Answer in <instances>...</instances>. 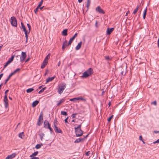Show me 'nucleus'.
<instances>
[{
	"instance_id": "1",
	"label": "nucleus",
	"mask_w": 159,
	"mask_h": 159,
	"mask_svg": "<svg viewBox=\"0 0 159 159\" xmlns=\"http://www.w3.org/2000/svg\"><path fill=\"white\" fill-rule=\"evenodd\" d=\"M81 123L78 125L77 127H75L74 128L75 132L76 137H80L83 134V131L81 129V126L82 124Z\"/></svg>"
},
{
	"instance_id": "2",
	"label": "nucleus",
	"mask_w": 159,
	"mask_h": 159,
	"mask_svg": "<svg viewBox=\"0 0 159 159\" xmlns=\"http://www.w3.org/2000/svg\"><path fill=\"white\" fill-rule=\"evenodd\" d=\"M93 73V69L91 68H90L83 73L82 76L83 78H86L90 76Z\"/></svg>"
},
{
	"instance_id": "3",
	"label": "nucleus",
	"mask_w": 159,
	"mask_h": 159,
	"mask_svg": "<svg viewBox=\"0 0 159 159\" xmlns=\"http://www.w3.org/2000/svg\"><path fill=\"white\" fill-rule=\"evenodd\" d=\"M66 84L64 83L61 85H58V86L57 92L60 94H61L64 90L66 88Z\"/></svg>"
},
{
	"instance_id": "4",
	"label": "nucleus",
	"mask_w": 159,
	"mask_h": 159,
	"mask_svg": "<svg viewBox=\"0 0 159 159\" xmlns=\"http://www.w3.org/2000/svg\"><path fill=\"white\" fill-rule=\"evenodd\" d=\"M11 23L12 25L15 27L17 26V21L15 16H12L10 19Z\"/></svg>"
},
{
	"instance_id": "5",
	"label": "nucleus",
	"mask_w": 159,
	"mask_h": 159,
	"mask_svg": "<svg viewBox=\"0 0 159 159\" xmlns=\"http://www.w3.org/2000/svg\"><path fill=\"white\" fill-rule=\"evenodd\" d=\"M96 11L99 13L104 14H105V12L102 9L100 6L97 7L95 9Z\"/></svg>"
},
{
	"instance_id": "6",
	"label": "nucleus",
	"mask_w": 159,
	"mask_h": 159,
	"mask_svg": "<svg viewBox=\"0 0 159 159\" xmlns=\"http://www.w3.org/2000/svg\"><path fill=\"white\" fill-rule=\"evenodd\" d=\"M26 57V55L25 52H22L21 56L20 57V61L21 63H23L25 60V59Z\"/></svg>"
},
{
	"instance_id": "7",
	"label": "nucleus",
	"mask_w": 159,
	"mask_h": 159,
	"mask_svg": "<svg viewBox=\"0 0 159 159\" xmlns=\"http://www.w3.org/2000/svg\"><path fill=\"white\" fill-rule=\"evenodd\" d=\"M3 102H4V107L5 109H7L8 107L9 103L7 98L5 97L4 98Z\"/></svg>"
},
{
	"instance_id": "8",
	"label": "nucleus",
	"mask_w": 159,
	"mask_h": 159,
	"mask_svg": "<svg viewBox=\"0 0 159 159\" xmlns=\"http://www.w3.org/2000/svg\"><path fill=\"white\" fill-rule=\"evenodd\" d=\"M89 134H88L87 135H86L83 138H78L76 139V140L74 141L75 143H79L80 142H82L84 141V139L87 138V137L89 135Z\"/></svg>"
},
{
	"instance_id": "9",
	"label": "nucleus",
	"mask_w": 159,
	"mask_h": 159,
	"mask_svg": "<svg viewBox=\"0 0 159 159\" xmlns=\"http://www.w3.org/2000/svg\"><path fill=\"white\" fill-rule=\"evenodd\" d=\"M81 100L84 101H86V100L85 99H84L82 97H78L70 99V101L72 102H76L77 100Z\"/></svg>"
},
{
	"instance_id": "10",
	"label": "nucleus",
	"mask_w": 159,
	"mask_h": 159,
	"mask_svg": "<svg viewBox=\"0 0 159 159\" xmlns=\"http://www.w3.org/2000/svg\"><path fill=\"white\" fill-rule=\"evenodd\" d=\"M54 128L56 133L61 134H62V131L61 129L59 128H58V127L57 126H56L55 125H54Z\"/></svg>"
},
{
	"instance_id": "11",
	"label": "nucleus",
	"mask_w": 159,
	"mask_h": 159,
	"mask_svg": "<svg viewBox=\"0 0 159 159\" xmlns=\"http://www.w3.org/2000/svg\"><path fill=\"white\" fill-rule=\"evenodd\" d=\"M77 34L75 33L74 35L70 38L69 41L68 43V45H69L71 44L72 42L73 41L75 38L77 36Z\"/></svg>"
},
{
	"instance_id": "12",
	"label": "nucleus",
	"mask_w": 159,
	"mask_h": 159,
	"mask_svg": "<svg viewBox=\"0 0 159 159\" xmlns=\"http://www.w3.org/2000/svg\"><path fill=\"white\" fill-rule=\"evenodd\" d=\"M50 126V124L49 123V122L47 120H45L43 123V126L44 127L47 129L48 127Z\"/></svg>"
},
{
	"instance_id": "13",
	"label": "nucleus",
	"mask_w": 159,
	"mask_h": 159,
	"mask_svg": "<svg viewBox=\"0 0 159 159\" xmlns=\"http://www.w3.org/2000/svg\"><path fill=\"white\" fill-rule=\"evenodd\" d=\"M16 156L15 153H13L7 156L6 158L7 159H12L13 158L15 157Z\"/></svg>"
},
{
	"instance_id": "14",
	"label": "nucleus",
	"mask_w": 159,
	"mask_h": 159,
	"mask_svg": "<svg viewBox=\"0 0 159 159\" xmlns=\"http://www.w3.org/2000/svg\"><path fill=\"white\" fill-rule=\"evenodd\" d=\"M113 30L114 28H108L107 30V34L108 35H110Z\"/></svg>"
},
{
	"instance_id": "15",
	"label": "nucleus",
	"mask_w": 159,
	"mask_h": 159,
	"mask_svg": "<svg viewBox=\"0 0 159 159\" xmlns=\"http://www.w3.org/2000/svg\"><path fill=\"white\" fill-rule=\"evenodd\" d=\"M48 63V61H46L44 60L41 66V68H44L45 67V66L47 65Z\"/></svg>"
},
{
	"instance_id": "16",
	"label": "nucleus",
	"mask_w": 159,
	"mask_h": 159,
	"mask_svg": "<svg viewBox=\"0 0 159 159\" xmlns=\"http://www.w3.org/2000/svg\"><path fill=\"white\" fill-rule=\"evenodd\" d=\"M13 75L11 73L7 78L5 80L4 84H6L8 82V81L9 80L10 78Z\"/></svg>"
},
{
	"instance_id": "17",
	"label": "nucleus",
	"mask_w": 159,
	"mask_h": 159,
	"mask_svg": "<svg viewBox=\"0 0 159 159\" xmlns=\"http://www.w3.org/2000/svg\"><path fill=\"white\" fill-rule=\"evenodd\" d=\"M56 76L54 75L53 77H48L46 80V83H48L49 82L52 81L55 78Z\"/></svg>"
},
{
	"instance_id": "18",
	"label": "nucleus",
	"mask_w": 159,
	"mask_h": 159,
	"mask_svg": "<svg viewBox=\"0 0 159 159\" xmlns=\"http://www.w3.org/2000/svg\"><path fill=\"white\" fill-rule=\"evenodd\" d=\"M82 42L81 41L80 42V43H78L77 46L75 47V49L76 50H78L80 49V48L81 45H82Z\"/></svg>"
},
{
	"instance_id": "19",
	"label": "nucleus",
	"mask_w": 159,
	"mask_h": 159,
	"mask_svg": "<svg viewBox=\"0 0 159 159\" xmlns=\"http://www.w3.org/2000/svg\"><path fill=\"white\" fill-rule=\"evenodd\" d=\"M21 29H22L23 31L24 32H27V30H26L25 26L24 25L23 23L21 22Z\"/></svg>"
},
{
	"instance_id": "20",
	"label": "nucleus",
	"mask_w": 159,
	"mask_h": 159,
	"mask_svg": "<svg viewBox=\"0 0 159 159\" xmlns=\"http://www.w3.org/2000/svg\"><path fill=\"white\" fill-rule=\"evenodd\" d=\"M140 4L137 5L136 8L134 10V11L133 12V14H135L136 13V12H137V11L138 10V9L139 7H140Z\"/></svg>"
},
{
	"instance_id": "21",
	"label": "nucleus",
	"mask_w": 159,
	"mask_h": 159,
	"mask_svg": "<svg viewBox=\"0 0 159 159\" xmlns=\"http://www.w3.org/2000/svg\"><path fill=\"white\" fill-rule=\"evenodd\" d=\"M65 99L64 98H63L60 100L57 103V106H59L61 103L64 102L65 101Z\"/></svg>"
},
{
	"instance_id": "22",
	"label": "nucleus",
	"mask_w": 159,
	"mask_h": 159,
	"mask_svg": "<svg viewBox=\"0 0 159 159\" xmlns=\"http://www.w3.org/2000/svg\"><path fill=\"white\" fill-rule=\"evenodd\" d=\"M39 103V101L37 100L34 101L32 104V106L33 107H35Z\"/></svg>"
},
{
	"instance_id": "23",
	"label": "nucleus",
	"mask_w": 159,
	"mask_h": 159,
	"mask_svg": "<svg viewBox=\"0 0 159 159\" xmlns=\"http://www.w3.org/2000/svg\"><path fill=\"white\" fill-rule=\"evenodd\" d=\"M67 29L64 30L62 32V34L64 36H66L67 35Z\"/></svg>"
},
{
	"instance_id": "24",
	"label": "nucleus",
	"mask_w": 159,
	"mask_h": 159,
	"mask_svg": "<svg viewBox=\"0 0 159 159\" xmlns=\"http://www.w3.org/2000/svg\"><path fill=\"white\" fill-rule=\"evenodd\" d=\"M39 120H43V114L42 112H41L40 114V115L39 117Z\"/></svg>"
},
{
	"instance_id": "25",
	"label": "nucleus",
	"mask_w": 159,
	"mask_h": 159,
	"mask_svg": "<svg viewBox=\"0 0 159 159\" xmlns=\"http://www.w3.org/2000/svg\"><path fill=\"white\" fill-rule=\"evenodd\" d=\"M91 3V0H87L86 3V7L87 8V10H88L89 8V7L90 6Z\"/></svg>"
},
{
	"instance_id": "26",
	"label": "nucleus",
	"mask_w": 159,
	"mask_h": 159,
	"mask_svg": "<svg viewBox=\"0 0 159 159\" xmlns=\"http://www.w3.org/2000/svg\"><path fill=\"white\" fill-rule=\"evenodd\" d=\"M25 135L23 132L20 133L19 134V137L22 139H23L24 138Z\"/></svg>"
},
{
	"instance_id": "27",
	"label": "nucleus",
	"mask_w": 159,
	"mask_h": 159,
	"mask_svg": "<svg viewBox=\"0 0 159 159\" xmlns=\"http://www.w3.org/2000/svg\"><path fill=\"white\" fill-rule=\"evenodd\" d=\"M50 53H48V55L46 56L44 60L46 61H48V60L50 58Z\"/></svg>"
},
{
	"instance_id": "28",
	"label": "nucleus",
	"mask_w": 159,
	"mask_h": 159,
	"mask_svg": "<svg viewBox=\"0 0 159 159\" xmlns=\"http://www.w3.org/2000/svg\"><path fill=\"white\" fill-rule=\"evenodd\" d=\"M66 43V40H65L63 43V45L62 46V48L63 50H64V49L65 48V46H66V45L65 44V43Z\"/></svg>"
},
{
	"instance_id": "29",
	"label": "nucleus",
	"mask_w": 159,
	"mask_h": 159,
	"mask_svg": "<svg viewBox=\"0 0 159 159\" xmlns=\"http://www.w3.org/2000/svg\"><path fill=\"white\" fill-rule=\"evenodd\" d=\"M38 153V151L34 152L30 156V157H33L36 156Z\"/></svg>"
},
{
	"instance_id": "30",
	"label": "nucleus",
	"mask_w": 159,
	"mask_h": 159,
	"mask_svg": "<svg viewBox=\"0 0 159 159\" xmlns=\"http://www.w3.org/2000/svg\"><path fill=\"white\" fill-rule=\"evenodd\" d=\"M34 90V89L33 88H29V89H28L26 90V92L27 93H30Z\"/></svg>"
},
{
	"instance_id": "31",
	"label": "nucleus",
	"mask_w": 159,
	"mask_h": 159,
	"mask_svg": "<svg viewBox=\"0 0 159 159\" xmlns=\"http://www.w3.org/2000/svg\"><path fill=\"white\" fill-rule=\"evenodd\" d=\"M20 70V69L19 68H18L16 70H15L13 72H11V73L13 75H14L16 73L19 71Z\"/></svg>"
},
{
	"instance_id": "32",
	"label": "nucleus",
	"mask_w": 159,
	"mask_h": 159,
	"mask_svg": "<svg viewBox=\"0 0 159 159\" xmlns=\"http://www.w3.org/2000/svg\"><path fill=\"white\" fill-rule=\"evenodd\" d=\"M105 59L106 60L108 61V60H111L112 58V57L110 58L109 57V56H105Z\"/></svg>"
},
{
	"instance_id": "33",
	"label": "nucleus",
	"mask_w": 159,
	"mask_h": 159,
	"mask_svg": "<svg viewBox=\"0 0 159 159\" xmlns=\"http://www.w3.org/2000/svg\"><path fill=\"white\" fill-rule=\"evenodd\" d=\"M27 25L29 28L28 34H29L30 32V31L31 29V26L28 23L27 24Z\"/></svg>"
},
{
	"instance_id": "34",
	"label": "nucleus",
	"mask_w": 159,
	"mask_h": 159,
	"mask_svg": "<svg viewBox=\"0 0 159 159\" xmlns=\"http://www.w3.org/2000/svg\"><path fill=\"white\" fill-rule=\"evenodd\" d=\"M55 125L56 126H57V120L56 118H55V119L54 120V123H53L54 127V126Z\"/></svg>"
},
{
	"instance_id": "35",
	"label": "nucleus",
	"mask_w": 159,
	"mask_h": 159,
	"mask_svg": "<svg viewBox=\"0 0 159 159\" xmlns=\"http://www.w3.org/2000/svg\"><path fill=\"white\" fill-rule=\"evenodd\" d=\"M113 115H111V116H110L107 119V121L108 122H109L111 120V119L113 118Z\"/></svg>"
},
{
	"instance_id": "36",
	"label": "nucleus",
	"mask_w": 159,
	"mask_h": 159,
	"mask_svg": "<svg viewBox=\"0 0 159 159\" xmlns=\"http://www.w3.org/2000/svg\"><path fill=\"white\" fill-rule=\"evenodd\" d=\"M61 115L64 116H67V112L65 111H61Z\"/></svg>"
},
{
	"instance_id": "37",
	"label": "nucleus",
	"mask_w": 159,
	"mask_h": 159,
	"mask_svg": "<svg viewBox=\"0 0 159 159\" xmlns=\"http://www.w3.org/2000/svg\"><path fill=\"white\" fill-rule=\"evenodd\" d=\"M47 129H49L50 133L51 134H52L53 132V129H52V128L50 126L48 127V128Z\"/></svg>"
},
{
	"instance_id": "38",
	"label": "nucleus",
	"mask_w": 159,
	"mask_h": 159,
	"mask_svg": "<svg viewBox=\"0 0 159 159\" xmlns=\"http://www.w3.org/2000/svg\"><path fill=\"white\" fill-rule=\"evenodd\" d=\"M14 57V56H12L9 59L8 61H9L10 62H11L13 60Z\"/></svg>"
},
{
	"instance_id": "39",
	"label": "nucleus",
	"mask_w": 159,
	"mask_h": 159,
	"mask_svg": "<svg viewBox=\"0 0 159 159\" xmlns=\"http://www.w3.org/2000/svg\"><path fill=\"white\" fill-rule=\"evenodd\" d=\"M43 0H41V1L39 2V4L37 6L38 7H41V6L43 4Z\"/></svg>"
},
{
	"instance_id": "40",
	"label": "nucleus",
	"mask_w": 159,
	"mask_h": 159,
	"mask_svg": "<svg viewBox=\"0 0 159 159\" xmlns=\"http://www.w3.org/2000/svg\"><path fill=\"white\" fill-rule=\"evenodd\" d=\"M9 91V90L7 89L5 92V95L4 96V98H5V97H7V93Z\"/></svg>"
},
{
	"instance_id": "41",
	"label": "nucleus",
	"mask_w": 159,
	"mask_h": 159,
	"mask_svg": "<svg viewBox=\"0 0 159 159\" xmlns=\"http://www.w3.org/2000/svg\"><path fill=\"white\" fill-rule=\"evenodd\" d=\"M39 137H44V134L43 132H41L39 134Z\"/></svg>"
},
{
	"instance_id": "42",
	"label": "nucleus",
	"mask_w": 159,
	"mask_h": 159,
	"mask_svg": "<svg viewBox=\"0 0 159 159\" xmlns=\"http://www.w3.org/2000/svg\"><path fill=\"white\" fill-rule=\"evenodd\" d=\"M41 147V145L40 144H37L35 146V148L36 149L39 148Z\"/></svg>"
},
{
	"instance_id": "43",
	"label": "nucleus",
	"mask_w": 159,
	"mask_h": 159,
	"mask_svg": "<svg viewBox=\"0 0 159 159\" xmlns=\"http://www.w3.org/2000/svg\"><path fill=\"white\" fill-rule=\"evenodd\" d=\"M41 120L39 121V119L38 120L37 125L39 126L40 125L42 124V122L41 121Z\"/></svg>"
},
{
	"instance_id": "44",
	"label": "nucleus",
	"mask_w": 159,
	"mask_h": 159,
	"mask_svg": "<svg viewBox=\"0 0 159 159\" xmlns=\"http://www.w3.org/2000/svg\"><path fill=\"white\" fill-rule=\"evenodd\" d=\"M77 113L73 114L71 115L72 118H75L76 117V116L77 115Z\"/></svg>"
},
{
	"instance_id": "45",
	"label": "nucleus",
	"mask_w": 159,
	"mask_h": 159,
	"mask_svg": "<svg viewBox=\"0 0 159 159\" xmlns=\"http://www.w3.org/2000/svg\"><path fill=\"white\" fill-rule=\"evenodd\" d=\"M39 7H38V6L37 7H36V8L34 10V12L35 14H36L37 13V12L38 11V9H39Z\"/></svg>"
},
{
	"instance_id": "46",
	"label": "nucleus",
	"mask_w": 159,
	"mask_h": 159,
	"mask_svg": "<svg viewBox=\"0 0 159 159\" xmlns=\"http://www.w3.org/2000/svg\"><path fill=\"white\" fill-rule=\"evenodd\" d=\"M90 151H88L86 153V156H89L90 155Z\"/></svg>"
},
{
	"instance_id": "47",
	"label": "nucleus",
	"mask_w": 159,
	"mask_h": 159,
	"mask_svg": "<svg viewBox=\"0 0 159 159\" xmlns=\"http://www.w3.org/2000/svg\"><path fill=\"white\" fill-rule=\"evenodd\" d=\"M25 38H28V31L27 32H25Z\"/></svg>"
},
{
	"instance_id": "48",
	"label": "nucleus",
	"mask_w": 159,
	"mask_h": 159,
	"mask_svg": "<svg viewBox=\"0 0 159 159\" xmlns=\"http://www.w3.org/2000/svg\"><path fill=\"white\" fill-rule=\"evenodd\" d=\"M68 116L65 119V122L66 123H67L68 124L69 123L68 122V121H67V119H68Z\"/></svg>"
},
{
	"instance_id": "49",
	"label": "nucleus",
	"mask_w": 159,
	"mask_h": 159,
	"mask_svg": "<svg viewBox=\"0 0 159 159\" xmlns=\"http://www.w3.org/2000/svg\"><path fill=\"white\" fill-rule=\"evenodd\" d=\"M157 143H159V139H157V140L153 142V143L155 144Z\"/></svg>"
},
{
	"instance_id": "50",
	"label": "nucleus",
	"mask_w": 159,
	"mask_h": 159,
	"mask_svg": "<svg viewBox=\"0 0 159 159\" xmlns=\"http://www.w3.org/2000/svg\"><path fill=\"white\" fill-rule=\"evenodd\" d=\"M139 139L141 140V141H143V139L142 138V135H140L139 137Z\"/></svg>"
},
{
	"instance_id": "51",
	"label": "nucleus",
	"mask_w": 159,
	"mask_h": 159,
	"mask_svg": "<svg viewBox=\"0 0 159 159\" xmlns=\"http://www.w3.org/2000/svg\"><path fill=\"white\" fill-rule=\"evenodd\" d=\"M44 91L42 89L41 90H40L38 92V93H39V94H40L41 93H42V92H43Z\"/></svg>"
},
{
	"instance_id": "52",
	"label": "nucleus",
	"mask_w": 159,
	"mask_h": 159,
	"mask_svg": "<svg viewBox=\"0 0 159 159\" xmlns=\"http://www.w3.org/2000/svg\"><path fill=\"white\" fill-rule=\"evenodd\" d=\"M152 104H154L155 105H156L157 104V102L156 101H154L153 102H152L151 103Z\"/></svg>"
},
{
	"instance_id": "53",
	"label": "nucleus",
	"mask_w": 159,
	"mask_h": 159,
	"mask_svg": "<svg viewBox=\"0 0 159 159\" xmlns=\"http://www.w3.org/2000/svg\"><path fill=\"white\" fill-rule=\"evenodd\" d=\"M146 13H143V19H145V17H146Z\"/></svg>"
},
{
	"instance_id": "54",
	"label": "nucleus",
	"mask_w": 159,
	"mask_h": 159,
	"mask_svg": "<svg viewBox=\"0 0 159 159\" xmlns=\"http://www.w3.org/2000/svg\"><path fill=\"white\" fill-rule=\"evenodd\" d=\"M147 8L146 7L145 10L144 11V13H147Z\"/></svg>"
},
{
	"instance_id": "55",
	"label": "nucleus",
	"mask_w": 159,
	"mask_h": 159,
	"mask_svg": "<svg viewBox=\"0 0 159 159\" xmlns=\"http://www.w3.org/2000/svg\"><path fill=\"white\" fill-rule=\"evenodd\" d=\"M3 73L0 74V80H1V78L3 75Z\"/></svg>"
},
{
	"instance_id": "56",
	"label": "nucleus",
	"mask_w": 159,
	"mask_h": 159,
	"mask_svg": "<svg viewBox=\"0 0 159 159\" xmlns=\"http://www.w3.org/2000/svg\"><path fill=\"white\" fill-rule=\"evenodd\" d=\"M31 159H39L38 157H33L31 158Z\"/></svg>"
},
{
	"instance_id": "57",
	"label": "nucleus",
	"mask_w": 159,
	"mask_h": 159,
	"mask_svg": "<svg viewBox=\"0 0 159 159\" xmlns=\"http://www.w3.org/2000/svg\"><path fill=\"white\" fill-rule=\"evenodd\" d=\"M11 62L9 61H8L6 63V64L8 65Z\"/></svg>"
},
{
	"instance_id": "58",
	"label": "nucleus",
	"mask_w": 159,
	"mask_h": 159,
	"mask_svg": "<svg viewBox=\"0 0 159 159\" xmlns=\"http://www.w3.org/2000/svg\"><path fill=\"white\" fill-rule=\"evenodd\" d=\"M129 12H129V11H128L127 12H126V15H125V16H127L128 15V14H129Z\"/></svg>"
},
{
	"instance_id": "59",
	"label": "nucleus",
	"mask_w": 159,
	"mask_h": 159,
	"mask_svg": "<svg viewBox=\"0 0 159 159\" xmlns=\"http://www.w3.org/2000/svg\"><path fill=\"white\" fill-rule=\"evenodd\" d=\"M48 72V71L47 70H46L45 73L44 74V75H45Z\"/></svg>"
},
{
	"instance_id": "60",
	"label": "nucleus",
	"mask_w": 159,
	"mask_h": 159,
	"mask_svg": "<svg viewBox=\"0 0 159 159\" xmlns=\"http://www.w3.org/2000/svg\"><path fill=\"white\" fill-rule=\"evenodd\" d=\"M60 64H61V62L60 61H59V62H58V66H59L60 65Z\"/></svg>"
},
{
	"instance_id": "61",
	"label": "nucleus",
	"mask_w": 159,
	"mask_h": 159,
	"mask_svg": "<svg viewBox=\"0 0 159 159\" xmlns=\"http://www.w3.org/2000/svg\"><path fill=\"white\" fill-rule=\"evenodd\" d=\"M44 6H43V7H40V8H39L40 10H42L43 8H44Z\"/></svg>"
},
{
	"instance_id": "62",
	"label": "nucleus",
	"mask_w": 159,
	"mask_h": 159,
	"mask_svg": "<svg viewBox=\"0 0 159 159\" xmlns=\"http://www.w3.org/2000/svg\"><path fill=\"white\" fill-rule=\"evenodd\" d=\"M29 60H30V58H28L26 60V61H25V62H28V61Z\"/></svg>"
},
{
	"instance_id": "63",
	"label": "nucleus",
	"mask_w": 159,
	"mask_h": 159,
	"mask_svg": "<svg viewBox=\"0 0 159 159\" xmlns=\"http://www.w3.org/2000/svg\"><path fill=\"white\" fill-rule=\"evenodd\" d=\"M43 137H40V139L41 141H42L43 139Z\"/></svg>"
},
{
	"instance_id": "64",
	"label": "nucleus",
	"mask_w": 159,
	"mask_h": 159,
	"mask_svg": "<svg viewBox=\"0 0 159 159\" xmlns=\"http://www.w3.org/2000/svg\"><path fill=\"white\" fill-rule=\"evenodd\" d=\"M83 0H78V2L79 3H81L82 1Z\"/></svg>"
}]
</instances>
